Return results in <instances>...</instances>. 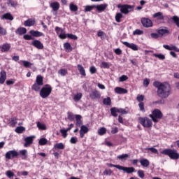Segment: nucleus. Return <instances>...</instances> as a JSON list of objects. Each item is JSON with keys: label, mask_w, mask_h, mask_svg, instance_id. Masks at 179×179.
Listing matches in <instances>:
<instances>
[{"label": "nucleus", "mask_w": 179, "mask_h": 179, "mask_svg": "<svg viewBox=\"0 0 179 179\" xmlns=\"http://www.w3.org/2000/svg\"><path fill=\"white\" fill-rule=\"evenodd\" d=\"M20 154L22 156V160H26V159H27V150H20Z\"/></svg>", "instance_id": "35"}, {"label": "nucleus", "mask_w": 179, "mask_h": 179, "mask_svg": "<svg viewBox=\"0 0 179 179\" xmlns=\"http://www.w3.org/2000/svg\"><path fill=\"white\" fill-rule=\"evenodd\" d=\"M15 33L16 34H19V36H22L27 33V29H26L24 27H20L16 30Z\"/></svg>", "instance_id": "26"}, {"label": "nucleus", "mask_w": 179, "mask_h": 179, "mask_svg": "<svg viewBox=\"0 0 179 179\" xmlns=\"http://www.w3.org/2000/svg\"><path fill=\"white\" fill-rule=\"evenodd\" d=\"M55 31L60 38H62L63 40L66 38V34H64V29L59 28V27H56Z\"/></svg>", "instance_id": "12"}, {"label": "nucleus", "mask_w": 179, "mask_h": 179, "mask_svg": "<svg viewBox=\"0 0 179 179\" xmlns=\"http://www.w3.org/2000/svg\"><path fill=\"white\" fill-rule=\"evenodd\" d=\"M100 92L97 90H94L90 94V96L92 100H96V99H100Z\"/></svg>", "instance_id": "18"}, {"label": "nucleus", "mask_w": 179, "mask_h": 179, "mask_svg": "<svg viewBox=\"0 0 179 179\" xmlns=\"http://www.w3.org/2000/svg\"><path fill=\"white\" fill-rule=\"evenodd\" d=\"M140 123L143 127L145 128H150L153 125L152 123V120L149 119L148 117H140L139 118Z\"/></svg>", "instance_id": "5"}, {"label": "nucleus", "mask_w": 179, "mask_h": 179, "mask_svg": "<svg viewBox=\"0 0 179 179\" xmlns=\"http://www.w3.org/2000/svg\"><path fill=\"white\" fill-rule=\"evenodd\" d=\"M37 127L38 129H42V131H45V129H47L45 124L41 123L40 122H37Z\"/></svg>", "instance_id": "39"}, {"label": "nucleus", "mask_w": 179, "mask_h": 179, "mask_svg": "<svg viewBox=\"0 0 179 179\" xmlns=\"http://www.w3.org/2000/svg\"><path fill=\"white\" fill-rule=\"evenodd\" d=\"M77 68L83 76H86V71H85V68L80 64H78Z\"/></svg>", "instance_id": "29"}, {"label": "nucleus", "mask_w": 179, "mask_h": 179, "mask_svg": "<svg viewBox=\"0 0 179 179\" xmlns=\"http://www.w3.org/2000/svg\"><path fill=\"white\" fill-rule=\"evenodd\" d=\"M157 33L160 36H164V34H170V31L169 30V28L164 27V28L158 29Z\"/></svg>", "instance_id": "20"}, {"label": "nucleus", "mask_w": 179, "mask_h": 179, "mask_svg": "<svg viewBox=\"0 0 179 179\" xmlns=\"http://www.w3.org/2000/svg\"><path fill=\"white\" fill-rule=\"evenodd\" d=\"M47 142H48V141H47L45 138H42L39 140L38 143L41 146H44V145H47Z\"/></svg>", "instance_id": "48"}, {"label": "nucleus", "mask_w": 179, "mask_h": 179, "mask_svg": "<svg viewBox=\"0 0 179 179\" xmlns=\"http://www.w3.org/2000/svg\"><path fill=\"white\" fill-rule=\"evenodd\" d=\"M140 163L143 167H148L150 163L149 162V160L146 159H142L140 160Z\"/></svg>", "instance_id": "33"}, {"label": "nucleus", "mask_w": 179, "mask_h": 179, "mask_svg": "<svg viewBox=\"0 0 179 179\" xmlns=\"http://www.w3.org/2000/svg\"><path fill=\"white\" fill-rule=\"evenodd\" d=\"M136 99H137V101H138L139 103H142V101H143V100H145V96L138 94L137 96Z\"/></svg>", "instance_id": "53"}, {"label": "nucleus", "mask_w": 179, "mask_h": 179, "mask_svg": "<svg viewBox=\"0 0 179 179\" xmlns=\"http://www.w3.org/2000/svg\"><path fill=\"white\" fill-rule=\"evenodd\" d=\"M38 85H41L43 86V85L44 84L43 83V78L41 75H38L36 76V83Z\"/></svg>", "instance_id": "31"}, {"label": "nucleus", "mask_w": 179, "mask_h": 179, "mask_svg": "<svg viewBox=\"0 0 179 179\" xmlns=\"http://www.w3.org/2000/svg\"><path fill=\"white\" fill-rule=\"evenodd\" d=\"M134 6L124 5L121 7L120 12H122V13H124V15H128L129 12H134Z\"/></svg>", "instance_id": "6"}, {"label": "nucleus", "mask_w": 179, "mask_h": 179, "mask_svg": "<svg viewBox=\"0 0 179 179\" xmlns=\"http://www.w3.org/2000/svg\"><path fill=\"white\" fill-rule=\"evenodd\" d=\"M23 38L24 40H34V39L33 37H31V36H30L29 34L24 35Z\"/></svg>", "instance_id": "63"}, {"label": "nucleus", "mask_w": 179, "mask_h": 179, "mask_svg": "<svg viewBox=\"0 0 179 179\" xmlns=\"http://www.w3.org/2000/svg\"><path fill=\"white\" fill-rule=\"evenodd\" d=\"M94 8H96V5L86 6L85 8V12H91V10H93Z\"/></svg>", "instance_id": "46"}, {"label": "nucleus", "mask_w": 179, "mask_h": 179, "mask_svg": "<svg viewBox=\"0 0 179 179\" xmlns=\"http://www.w3.org/2000/svg\"><path fill=\"white\" fill-rule=\"evenodd\" d=\"M122 44H124V45H126V47H128V48H131L134 51H138V46L134 43H129L128 42L124 41L122 42Z\"/></svg>", "instance_id": "16"}, {"label": "nucleus", "mask_w": 179, "mask_h": 179, "mask_svg": "<svg viewBox=\"0 0 179 179\" xmlns=\"http://www.w3.org/2000/svg\"><path fill=\"white\" fill-rule=\"evenodd\" d=\"M153 86L157 89V96L160 99H167L169 96L171 94V87L170 84L167 83H162L158 81H155L153 83Z\"/></svg>", "instance_id": "1"}, {"label": "nucleus", "mask_w": 179, "mask_h": 179, "mask_svg": "<svg viewBox=\"0 0 179 179\" xmlns=\"http://www.w3.org/2000/svg\"><path fill=\"white\" fill-rule=\"evenodd\" d=\"M162 155L169 156L172 160H178L179 154L175 149H165L161 152Z\"/></svg>", "instance_id": "2"}, {"label": "nucleus", "mask_w": 179, "mask_h": 179, "mask_svg": "<svg viewBox=\"0 0 179 179\" xmlns=\"http://www.w3.org/2000/svg\"><path fill=\"white\" fill-rule=\"evenodd\" d=\"M18 63H20V65H22V63L25 68H30V66H31V65H33V64H31V62L26 61V60L18 62Z\"/></svg>", "instance_id": "34"}, {"label": "nucleus", "mask_w": 179, "mask_h": 179, "mask_svg": "<svg viewBox=\"0 0 179 179\" xmlns=\"http://www.w3.org/2000/svg\"><path fill=\"white\" fill-rule=\"evenodd\" d=\"M138 106L140 108V111H142L143 113H145V103L143 102H140L138 103Z\"/></svg>", "instance_id": "54"}, {"label": "nucleus", "mask_w": 179, "mask_h": 179, "mask_svg": "<svg viewBox=\"0 0 179 179\" xmlns=\"http://www.w3.org/2000/svg\"><path fill=\"white\" fill-rule=\"evenodd\" d=\"M51 92H52V87L50 85H46L40 90V96L42 99H47L51 94Z\"/></svg>", "instance_id": "4"}, {"label": "nucleus", "mask_w": 179, "mask_h": 179, "mask_svg": "<svg viewBox=\"0 0 179 179\" xmlns=\"http://www.w3.org/2000/svg\"><path fill=\"white\" fill-rule=\"evenodd\" d=\"M58 72L61 75V76H65V75L68 73V71H66V69H60Z\"/></svg>", "instance_id": "59"}, {"label": "nucleus", "mask_w": 179, "mask_h": 179, "mask_svg": "<svg viewBox=\"0 0 179 179\" xmlns=\"http://www.w3.org/2000/svg\"><path fill=\"white\" fill-rule=\"evenodd\" d=\"M103 103L105 106H111V98L107 97L103 99Z\"/></svg>", "instance_id": "40"}, {"label": "nucleus", "mask_w": 179, "mask_h": 179, "mask_svg": "<svg viewBox=\"0 0 179 179\" xmlns=\"http://www.w3.org/2000/svg\"><path fill=\"white\" fill-rule=\"evenodd\" d=\"M0 48H1L2 52H8V51H9V50H10V44L4 43L0 47Z\"/></svg>", "instance_id": "22"}, {"label": "nucleus", "mask_w": 179, "mask_h": 179, "mask_svg": "<svg viewBox=\"0 0 179 179\" xmlns=\"http://www.w3.org/2000/svg\"><path fill=\"white\" fill-rule=\"evenodd\" d=\"M117 113L120 114H127V110L123 108H117Z\"/></svg>", "instance_id": "64"}, {"label": "nucleus", "mask_w": 179, "mask_h": 179, "mask_svg": "<svg viewBox=\"0 0 179 179\" xmlns=\"http://www.w3.org/2000/svg\"><path fill=\"white\" fill-rule=\"evenodd\" d=\"M31 45L37 48L38 50H43L44 48V45L41 43V41L38 40H34L31 42Z\"/></svg>", "instance_id": "11"}, {"label": "nucleus", "mask_w": 179, "mask_h": 179, "mask_svg": "<svg viewBox=\"0 0 179 179\" xmlns=\"http://www.w3.org/2000/svg\"><path fill=\"white\" fill-rule=\"evenodd\" d=\"M7 5L11 8H16V6H17V2L13 0H8Z\"/></svg>", "instance_id": "32"}, {"label": "nucleus", "mask_w": 179, "mask_h": 179, "mask_svg": "<svg viewBox=\"0 0 179 179\" xmlns=\"http://www.w3.org/2000/svg\"><path fill=\"white\" fill-rule=\"evenodd\" d=\"M64 47L66 51H67L68 52H71V51H72V46H71V43H65L64 44Z\"/></svg>", "instance_id": "36"}, {"label": "nucleus", "mask_w": 179, "mask_h": 179, "mask_svg": "<svg viewBox=\"0 0 179 179\" xmlns=\"http://www.w3.org/2000/svg\"><path fill=\"white\" fill-rule=\"evenodd\" d=\"M164 48L165 50H169V51H176V52H179V48H177L176 45H163Z\"/></svg>", "instance_id": "13"}, {"label": "nucleus", "mask_w": 179, "mask_h": 179, "mask_svg": "<svg viewBox=\"0 0 179 179\" xmlns=\"http://www.w3.org/2000/svg\"><path fill=\"white\" fill-rule=\"evenodd\" d=\"M19 156V152L16 150H10L7 152L5 155L6 159H8V160H10V159H13L15 157H17Z\"/></svg>", "instance_id": "7"}, {"label": "nucleus", "mask_w": 179, "mask_h": 179, "mask_svg": "<svg viewBox=\"0 0 179 179\" xmlns=\"http://www.w3.org/2000/svg\"><path fill=\"white\" fill-rule=\"evenodd\" d=\"M152 17L154 18H157V20H163L164 19V16L163 15V13L158 12L153 14Z\"/></svg>", "instance_id": "24"}, {"label": "nucleus", "mask_w": 179, "mask_h": 179, "mask_svg": "<svg viewBox=\"0 0 179 179\" xmlns=\"http://www.w3.org/2000/svg\"><path fill=\"white\" fill-rule=\"evenodd\" d=\"M115 92L117 94H127L128 93V90L127 89L120 87H117L115 88Z\"/></svg>", "instance_id": "15"}, {"label": "nucleus", "mask_w": 179, "mask_h": 179, "mask_svg": "<svg viewBox=\"0 0 179 179\" xmlns=\"http://www.w3.org/2000/svg\"><path fill=\"white\" fill-rule=\"evenodd\" d=\"M76 127H80V125H82L83 122H82V116L80 115H76Z\"/></svg>", "instance_id": "28"}, {"label": "nucleus", "mask_w": 179, "mask_h": 179, "mask_svg": "<svg viewBox=\"0 0 179 179\" xmlns=\"http://www.w3.org/2000/svg\"><path fill=\"white\" fill-rule=\"evenodd\" d=\"M70 10L71 12H76L78 10V6L73 4V3H70L69 5Z\"/></svg>", "instance_id": "47"}, {"label": "nucleus", "mask_w": 179, "mask_h": 179, "mask_svg": "<svg viewBox=\"0 0 179 179\" xmlns=\"http://www.w3.org/2000/svg\"><path fill=\"white\" fill-rule=\"evenodd\" d=\"M107 6H108V4L104 3V4L96 5L95 6V8L99 13H101V12H104L105 9H107Z\"/></svg>", "instance_id": "14"}, {"label": "nucleus", "mask_w": 179, "mask_h": 179, "mask_svg": "<svg viewBox=\"0 0 179 179\" xmlns=\"http://www.w3.org/2000/svg\"><path fill=\"white\" fill-rule=\"evenodd\" d=\"M29 34H31V36H33V37H41L44 36V34H43V32L34 30H31L29 31Z\"/></svg>", "instance_id": "21"}, {"label": "nucleus", "mask_w": 179, "mask_h": 179, "mask_svg": "<svg viewBox=\"0 0 179 179\" xmlns=\"http://www.w3.org/2000/svg\"><path fill=\"white\" fill-rule=\"evenodd\" d=\"M152 118L153 122H159L162 118H163V113L159 109H155L152 110V114L149 115Z\"/></svg>", "instance_id": "3"}, {"label": "nucleus", "mask_w": 179, "mask_h": 179, "mask_svg": "<svg viewBox=\"0 0 179 179\" xmlns=\"http://www.w3.org/2000/svg\"><path fill=\"white\" fill-rule=\"evenodd\" d=\"M60 132L62 134V136L66 138L68 136V130L67 129H60Z\"/></svg>", "instance_id": "55"}, {"label": "nucleus", "mask_w": 179, "mask_h": 179, "mask_svg": "<svg viewBox=\"0 0 179 179\" xmlns=\"http://www.w3.org/2000/svg\"><path fill=\"white\" fill-rule=\"evenodd\" d=\"M173 23L176 24L177 27H179V17L177 15H174L171 17Z\"/></svg>", "instance_id": "37"}, {"label": "nucleus", "mask_w": 179, "mask_h": 179, "mask_svg": "<svg viewBox=\"0 0 179 179\" xmlns=\"http://www.w3.org/2000/svg\"><path fill=\"white\" fill-rule=\"evenodd\" d=\"M115 19L117 23H120L121 22V19H122V14H121V13H117Z\"/></svg>", "instance_id": "45"}, {"label": "nucleus", "mask_w": 179, "mask_h": 179, "mask_svg": "<svg viewBox=\"0 0 179 179\" xmlns=\"http://www.w3.org/2000/svg\"><path fill=\"white\" fill-rule=\"evenodd\" d=\"M24 130H25L24 127H18L15 129V132H17V134H22Z\"/></svg>", "instance_id": "50"}, {"label": "nucleus", "mask_w": 179, "mask_h": 179, "mask_svg": "<svg viewBox=\"0 0 179 179\" xmlns=\"http://www.w3.org/2000/svg\"><path fill=\"white\" fill-rule=\"evenodd\" d=\"M82 96H83L82 93L76 94L73 97L74 101H76V103H78V101H79L80 99H82Z\"/></svg>", "instance_id": "42"}, {"label": "nucleus", "mask_w": 179, "mask_h": 179, "mask_svg": "<svg viewBox=\"0 0 179 179\" xmlns=\"http://www.w3.org/2000/svg\"><path fill=\"white\" fill-rule=\"evenodd\" d=\"M138 175L140 178H143L145 177V173L142 170H138Z\"/></svg>", "instance_id": "61"}, {"label": "nucleus", "mask_w": 179, "mask_h": 179, "mask_svg": "<svg viewBox=\"0 0 179 179\" xmlns=\"http://www.w3.org/2000/svg\"><path fill=\"white\" fill-rule=\"evenodd\" d=\"M6 29L2 27H0V36H6Z\"/></svg>", "instance_id": "58"}, {"label": "nucleus", "mask_w": 179, "mask_h": 179, "mask_svg": "<svg viewBox=\"0 0 179 179\" xmlns=\"http://www.w3.org/2000/svg\"><path fill=\"white\" fill-rule=\"evenodd\" d=\"M134 36H141V34H143V31L140 30V29H136L133 32Z\"/></svg>", "instance_id": "52"}, {"label": "nucleus", "mask_w": 179, "mask_h": 179, "mask_svg": "<svg viewBox=\"0 0 179 179\" xmlns=\"http://www.w3.org/2000/svg\"><path fill=\"white\" fill-rule=\"evenodd\" d=\"M141 23L143 27L149 28L153 26V22L149 18H145V17L141 18Z\"/></svg>", "instance_id": "8"}, {"label": "nucleus", "mask_w": 179, "mask_h": 179, "mask_svg": "<svg viewBox=\"0 0 179 179\" xmlns=\"http://www.w3.org/2000/svg\"><path fill=\"white\" fill-rule=\"evenodd\" d=\"M68 38H71V40H78V36L76 35H73L72 34H67Z\"/></svg>", "instance_id": "57"}, {"label": "nucleus", "mask_w": 179, "mask_h": 179, "mask_svg": "<svg viewBox=\"0 0 179 179\" xmlns=\"http://www.w3.org/2000/svg\"><path fill=\"white\" fill-rule=\"evenodd\" d=\"M1 20L5 19L6 20H13V16L10 13H7L1 17Z\"/></svg>", "instance_id": "27"}, {"label": "nucleus", "mask_w": 179, "mask_h": 179, "mask_svg": "<svg viewBox=\"0 0 179 179\" xmlns=\"http://www.w3.org/2000/svg\"><path fill=\"white\" fill-rule=\"evenodd\" d=\"M118 170H122L124 173H127V174H131V173H135V168L134 167H125V166H118Z\"/></svg>", "instance_id": "10"}, {"label": "nucleus", "mask_w": 179, "mask_h": 179, "mask_svg": "<svg viewBox=\"0 0 179 179\" xmlns=\"http://www.w3.org/2000/svg\"><path fill=\"white\" fill-rule=\"evenodd\" d=\"M0 85H3L6 80V71L4 70L0 72Z\"/></svg>", "instance_id": "17"}, {"label": "nucleus", "mask_w": 179, "mask_h": 179, "mask_svg": "<svg viewBox=\"0 0 179 179\" xmlns=\"http://www.w3.org/2000/svg\"><path fill=\"white\" fill-rule=\"evenodd\" d=\"M112 173H113V171H111V169H106L103 171L104 176H111Z\"/></svg>", "instance_id": "62"}, {"label": "nucleus", "mask_w": 179, "mask_h": 179, "mask_svg": "<svg viewBox=\"0 0 179 179\" xmlns=\"http://www.w3.org/2000/svg\"><path fill=\"white\" fill-rule=\"evenodd\" d=\"M6 176H7L8 178H12V177L15 176V173L12 172V171L8 170L6 172Z\"/></svg>", "instance_id": "49"}, {"label": "nucleus", "mask_w": 179, "mask_h": 179, "mask_svg": "<svg viewBox=\"0 0 179 179\" xmlns=\"http://www.w3.org/2000/svg\"><path fill=\"white\" fill-rule=\"evenodd\" d=\"M89 132V129L86 126H81L80 130V138H83L85 136V134H87Z\"/></svg>", "instance_id": "19"}, {"label": "nucleus", "mask_w": 179, "mask_h": 179, "mask_svg": "<svg viewBox=\"0 0 179 179\" xmlns=\"http://www.w3.org/2000/svg\"><path fill=\"white\" fill-rule=\"evenodd\" d=\"M41 86H43V85L35 83L34 84L32 85L31 89L34 92H38L41 89Z\"/></svg>", "instance_id": "30"}, {"label": "nucleus", "mask_w": 179, "mask_h": 179, "mask_svg": "<svg viewBox=\"0 0 179 179\" xmlns=\"http://www.w3.org/2000/svg\"><path fill=\"white\" fill-rule=\"evenodd\" d=\"M55 149H65V145H64V143H56L54 146Z\"/></svg>", "instance_id": "44"}, {"label": "nucleus", "mask_w": 179, "mask_h": 179, "mask_svg": "<svg viewBox=\"0 0 179 179\" xmlns=\"http://www.w3.org/2000/svg\"><path fill=\"white\" fill-rule=\"evenodd\" d=\"M90 72L93 75L94 73H96L97 72V69L92 66L90 69Z\"/></svg>", "instance_id": "60"}, {"label": "nucleus", "mask_w": 179, "mask_h": 179, "mask_svg": "<svg viewBox=\"0 0 179 179\" xmlns=\"http://www.w3.org/2000/svg\"><path fill=\"white\" fill-rule=\"evenodd\" d=\"M36 139V136H31L28 137H25L24 141L25 143L24 144V148H27L28 146H30L33 143V141Z\"/></svg>", "instance_id": "9"}, {"label": "nucleus", "mask_w": 179, "mask_h": 179, "mask_svg": "<svg viewBox=\"0 0 179 179\" xmlns=\"http://www.w3.org/2000/svg\"><path fill=\"white\" fill-rule=\"evenodd\" d=\"M50 8H52V10H54V12H57V10H58L59 9V3L55 1L53 3H51L50 4Z\"/></svg>", "instance_id": "23"}, {"label": "nucleus", "mask_w": 179, "mask_h": 179, "mask_svg": "<svg viewBox=\"0 0 179 179\" xmlns=\"http://www.w3.org/2000/svg\"><path fill=\"white\" fill-rule=\"evenodd\" d=\"M128 157H129V155H128V154H123L121 155H118L117 157V159H118L119 160H127Z\"/></svg>", "instance_id": "41"}, {"label": "nucleus", "mask_w": 179, "mask_h": 179, "mask_svg": "<svg viewBox=\"0 0 179 179\" xmlns=\"http://www.w3.org/2000/svg\"><path fill=\"white\" fill-rule=\"evenodd\" d=\"M107 129H106V127H101L99 129H98V134L101 136L105 135Z\"/></svg>", "instance_id": "43"}, {"label": "nucleus", "mask_w": 179, "mask_h": 179, "mask_svg": "<svg viewBox=\"0 0 179 179\" xmlns=\"http://www.w3.org/2000/svg\"><path fill=\"white\" fill-rule=\"evenodd\" d=\"M101 68L108 69V68H110V64L106 62H102L101 64Z\"/></svg>", "instance_id": "51"}, {"label": "nucleus", "mask_w": 179, "mask_h": 179, "mask_svg": "<svg viewBox=\"0 0 179 179\" xmlns=\"http://www.w3.org/2000/svg\"><path fill=\"white\" fill-rule=\"evenodd\" d=\"M35 24H36V21L32 19H29L24 22V25L27 27H30L31 26H34Z\"/></svg>", "instance_id": "25"}, {"label": "nucleus", "mask_w": 179, "mask_h": 179, "mask_svg": "<svg viewBox=\"0 0 179 179\" xmlns=\"http://www.w3.org/2000/svg\"><path fill=\"white\" fill-rule=\"evenodd\" d=\"M110 113H111V115H113V117H118V114H117V113H118L117 108H110Z\"/></svg>", "instance_id": "38"}, {"label": "nucleus", "mask_w": 179, "mask_h": 179, "mask_svg": "<svg viewBox=\"0 0 179 179\" xmlns=\"http://www.w3.org/2000/svg\"><path fill=\"white\" fill-rule=\"evenodd\" d=\"M154 57H155L156 58H159V59H166V57L164 56V55H157V54H154L153 55Z\"/></svg>", "instance_id": "56"}]
</instances>
